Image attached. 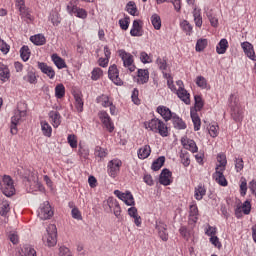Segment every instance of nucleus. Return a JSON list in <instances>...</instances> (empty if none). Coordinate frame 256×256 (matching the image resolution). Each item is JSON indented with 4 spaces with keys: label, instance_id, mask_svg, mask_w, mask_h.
I'll use <instances>...</instances> for the list:
<instances>
[{
    "label": "nucleus",
    "instance_id": "nucleus-1",
    "mask_svg": "<svg viewBox=\"0 0 256 256\" xmlns=\"http://www.w3.org/2000/svg\"><path fill=\"white\" fill-rule=\"evenodd\" d=\"M19 175L26 179V186L30 187V193H35V191H45V188L39 182V177L37 176V172L34 170H18Z\"/></svg>",
    "mask_w": 256,
    "mask_h": 256
},
{
    "label": "nucleus",
    "instance_id": "nucleus-2",
    "mask_svg": "<svg viewBox=\"0 0 256 256\" xmlns=\"http://www.w3.org/2000/svg\"><path fill=\"white\" fill-rule=\"evenodd\" d=\"M27 117V105L19 104L17 109L14 111V115L11 117V126L10 133L12 135H17V125H19L22 121H25Z\"/></svg>",
    "mask_w": 256,
    "mask_h": 256
},
{
    "label": "nucleus",
    "instance_id": "nucleus-3",
    "mask_svg": "<svg viewBox=\"0 0 256 256\" xmlns=\"http://www.w3.org/2000/svg\"><path fill=\"white\" fill-rule=\"evenodd\" d=\"M144 127L153 133H159L161 137H169V128L167 127V124L159 118H153L148 122H144Z\"/></svg>",
    "mask_w": 256,
    "mask_h": 256
},
{
    "label": "nucleus",
    "instance_id": "nucleus-4",
    "mask_svg": "<svg viewBox=\"0 0 256 256\" xmlns=\"http://www.w3.org/2000/svg\"><path fill=\"white\" fill-rule=\"evenodd\" d=\"M42 241L47 247H55L57 245V226L55 224L48 225Z\"/></svg>",
    "mask_w": 256,
    "mask_h": 256
},
{
    "label": "nucleus",
    "instance_id": "nucleus-5",
    "mask_svg": "<svg viewBox=\"0 0 256 256\" xmlns=\"http://www.w3.org/2000/svg\"><path fill=\"white\" fill-rule=\"evenodd\" d=\"M118 55L123 62V67L128 69L130 73H133V71L137 69V67L135 66V58L131 53L125 51L124 49H120L118 50Z\"/></svg>",
    "mask_w": 256,
    "mask_h": 256
},
{
    "label": "nucleus",
    "instance_id": "nucleus-6",
    "mask_svg": "<svg viewBox=\"0 0 256 256\" xmlns=\"http://www.w3.org/2000/svg\"><path fill=\"white\" fill-rule=\"evenodd\" d=\"M0 189L6 197L15 195V186L13 185V179L10 176L5 175L0 182Z\"/></svg>",
    "mask_w": 256,
    "mask_h": 256
},
{
    "label": "nucleus",
    "instance_id": "nucleus-7",
    "mask_svg": "<svg viewBox=\"0 0 256 256\" xmlns=\"http://www.w3.org/2000/svg\"><path fill=\"white\" fill-rule=\"evenodd\" d=\"M123 165V162L119 159H113L108 162V175L112 177V179H115L117 175H119V172L121 171V166Z\"/></svg>",
    "mask_w": 256,
    "mask_h": 256
},
{
    "label": "nucleus",
    "instance_id": "nucleus-8",
    "mask_svg": "<svg viewBox=\"0 0 256 256\" xmlns=\"http://www.w3.org/2000/svg\"><path fill=\"white\" fill-rule=\"evenodd\" d=\"M114 195H116V197H118L120 201H123V203H125V205H127L128 207H134L135 198L133 197V194H131V192H121L119 190H115Z\"/></svg>",
    "mask_w": 256,
    "mask_h": 256
},
{
    "label": "nucleus",
    "instance_id": "nucleus-9",
    "mask_svg": "<svg viewBox=\"0 0 256 256\" xmlns=\"http://www.w3.org/2000/svg\"><path fill=\"white\" fill-rule=\"evenodd\" d=\"M38 217L42 219V221H47L53 217V209L51 208V204L49 202H44L40 208L38 209Z\"/></svg>",
    "mask_w": 256,
    "mask_h": 256
},
{
    "label": "nucleus",
    "instance_id": "nucleus-10",
    "mask_svg": "<svg viewBox=\"0 0 256 256\" xmlns=\"http://www.w3.org/2000/svg\"><path fill=\"white\" fill-rule=\"evenodd\" d=\"M234 213L237 219H241L243 215H249L251 213V201L246 200L243 204H238Z\"/></svg>",
    "mask_w": 256,
    "mask_h": 256
},
{
    "label": "nucleus",
    "instance_id": "nucleus-11",
    "mask_svg": "<svg viewBox=\"0 0 256 256\" xmlns=\"http://www.w3.org/2000/svg\"><path fill=\"white\" fill-rule=\"evenodd\" d=\"M67 13H69V15H75L78 19H87L86 10L77 7V5L72 4L71 2L67 5Z\"/></svg>",
    "mask_w": 256,
    "mask_h": 256
},
{
    "label": "nucleus",
    "instance_id": "nucleus-12",
    "mask_svg": "<svg viewBox=\"0 0 256 256\" xmlns=\"http://www.w3.org/2000/svg\"><path fill=\"white\" fill-rule=\"evenodd\" d=\"M105 207H108V209L105 208L106 211H113L115 217H119L121 215V206H119V202H117L113 197H109L107 199Z\"/></svg>",
    "mask_w": 256,
    "mask_h": 256
},
{
    "label": "nucleus",
    "instance_id": "nucleus-13",
    "mask_svg": "<svg viewBox=\"0 0 256 256\" xmlns=\"http://www.w3.org/2000/svg\"><path fill=\"white\" fill-rule=\"evenodd\" d=\"M98 115L107 131L113 133V131H115V125L113 124V121H111L109 114L106 111H100Z\"/></svg>",
    "mask_w": 256,
    "mask_h": 256
},
{
    "label": "nucleus",
    "instance_id": "nucleus-14",
    "mask_svg": "<svg viewBox=\"0 0 256 256\" xmlns=\"http://www.w3.org/2000/svg\"><path fill=\"white\" fill-rule=\"evenodd\" d=\"M108 77L115 85H123V80L119 77V69H117V65H112L108 69Z\"/></svg>",
    "mask_w": 256,
    "mask_h": 256
},
{
    "label": "nucleus",
    "instance_id": "nucleus-15",
    "mask_svg": "<svg viewBox=\"0 0 256 256\" xmlns=\"http://www.w3.org/2000/svg\"><path fill=\"white\" fill-rule=\"evenodd\" d=\"M223 173H225V170L215 168V173L212 175V177L214 181L218 183V185H220L221 187H227V178H225V175Z\"/></svg>",
    "mask_w": 256,
    "mask_h": 256
},
{
    "label": "nucleus",
    "instance_id": "nucleus-16",
    "mask_svg": "<svg viewBox=\"0 0 256 256\" xmlns=\"http://www.w3.org/2000/svg\"><path fill=\"white\" fill-rule=\"evenodd\" d=\"M181 145L186 149L187 151H190V153H197L199 151V148L197 147V143H195L194 140H191L187 137L181 138Z\"/></svg>",
    "mask_w": 256,
    "mask_h": 256
},
{
    "label": "nucleus",
    "instance_id": "nucleus-17",
    "mask_svg": "<svg viewBox=\"0 0 256 256\" xmlns=\"http://www.w3.org/2000/svg\"><path fill=\"white\" fill-rule=\"evenodd\" d=\"M156 230L158 235L162 241L169 240V233H167V224L163 221H156Z\"/></svg>",
    "mask_w": 256,
    "mask_h": 256
},
{
    "label": "nucleus",
    "instance_id": "nucleus-18",
    "mask_svg": "<svg viewBox=\"0 0 256 256\" xmlns=\"http://www.w3.org/2000/svg\"><path fill=\"white\" fill-rule=\"evenodd\" d=\"M241 48L243 49L248 59H251V61H256V55H255V50L253 48V44H251L250 42H242Z\"/></svg>",
    "mask_w": 256,
    "mask_h": 256
},
{
    "label": "nucleus",
    "instance_id": "nucleus-19",
    "mask_svg": "<svg viewBox=\"0 0 256 256\" xmlns=\"http://www.w3.org/2000/svg\"><path fill=\"white\" fill-rule=\"evenodd\" d=\"M16 7L21 17H24L25 19L31 21V13L29 12V9L25 6V0H16Z\"/></svg>",
    "mask_w": 256,
    "mask_h": 256
},
{
    "label": "nucleus",
    "instance_id": "nucleus-20",
    "mask_svg": "<svg viewBox=\"0 0 256 256\" xmlns=\"http://www.w3.org/2000/svg\"><path fill=\"white\" fill-rule=\"evenodd\" d=\"M37 67L44 75H47L49 79H55V70H53V67L47 65L45 62H37Z\"/></svg>",
    "mask_w": 256,
    "mask_h": 256
},
{
    "label": "nucleus",
    "instance_id": "nucleus-21",
    "mask_svg": "<svg viewBox=\"0 0 256 256\" xmlns=\"http://www.w3.org/2000/svg\"><path fill=\"white\" fill-rule=\"evenodd\" d=\"M171 176H172V173L169 169L167 168L163 169L159 177L160 185H164L165 187H167L168 185L173 183V180H171Z\"/></svg>",
    "mask_w": 256,
    "mask_h": 256
},
{
    "label": "nucleus",
    "instance_id": "nucleus-22",
    "mask_svg": "<svg viewBox=\"0 0 256 256\" xmlns=\"http://www.w3.org/2000/svg\"><path fill=\"white\" fill-rule=\"evenodd\" d=\"M156 111L157 113H159V115H161L166 123L167 121H171V119L175 115V112H171V109H169L167 106H158Z\"/></svg>",
    "mask_w": 256,
    "mask_h": 256
},
{
    "label": "nucleus",
    "instance_id": "nucleus-23",
    "mask_svg": "<svg viewBox=\"0 0 256 256\" xmlns=\"http://www.w3.org/2000/svg\"><path fill=\"white\" fill-rule=\"evenodd\" d=\"M48 117L50 119V123L52 127L57 129L59 125H61V114L55 110H52L48 113Z\"/></svg>",
    "mask_w": 256,
    "mask_h": 256
},
{
    "label": "nucleus",
    "instance_id": "nucleus-24",
    "mask_svg": "<svg viewBox=\"0 0 256 256\" xmlns=\"http://www.w3.org/2000/svg\"><path fill=\"white\" fill-rule=\"evenodd\" d=\"M128 215L129 217H131V219L134 220V224L136 225V227H141L143 221L141 220V216L139 215V212L134 206L128 209Z\"/></svg>",
    "mask_w": 256,
    "mask_h": 256
},
{
    "label": "nucleus",
    "instance_id": "nucleus-25",
    "mask_svg": "<svg viewBox=\"0 0 256 256\" xmlns=\"http://www.w3.org/2000/svg\"><path fill=\"white\" fill-rule=\"evenodd\" d=\"M11 79V70H9V66L0 62V80L5 83Z\"/></svg>",
    "mask_w": 256,
    "mask_h": 256
},
{
    "label": "nucleus",
    "instance_id": "nucleus-26",
    "mask_svg": "<svg viewBox=\"0 0 256 256\" xmlns=\"http://www.w3.org/2000/svg\"><path fill=\"white\" fill-rule=\"evenodd\" d=\"M199 219V208L197 204L193 203L189 207V221L190 223H196Z\"/></svg>",
    "mask_w": 256,
    "mask_h": 256
},
{
    "label": "nucleus",
    "instance_id": "nucleus-27",
    "mask_svg": "<svg viewBox=\"0 0 256 256\" xmlns=\"http://www.w3.org/2000/svg\"><path fill=\"white\" fill-rule=\"evenodd\" d=\"M130 35L132 37H141L143 35V28L141 27L139 20H134L132 28L130 30Z\"/></svg>",
    "mask_w": 256,
    "mask_h": 256
},
{
    "label": "nucleus",
    "instance_id": "nucleus-28",
    "mask_svg": "<svg viewBox=\"0 0 256 256\" xmlns=\"http://www.w3.org/2000/svg\"><path fill=\"white\" fill-rule=\"evenodd\" d=\"M176 94L179 97V99L183 101V103H185L186 105H190L191 95L189 94V92H187V90H185V88L178 89V91H176Z\"/></svg>",
    "mask_w": 256,
    "mask_h": 256
},
{
    "label": "nucleus",
    "instance_id": "nucleus-29",
    "mask_svg": "<svg viewBox=\"0 0 256 256\" xmlns=\"http://www.w3.org/2000/svg\"><path fill=\"white\" fill-rule=\"evenodd\" d=\"M149 81V70L147 69H138V78L137 83L139 85H145Z\"/></svg>",
    "mask_w": 256,
    "mask_h": 256
},
{
    "label": "nucleus",
    "instance_id": "nucleus-30",
    "mask_svg": "<svg viewBox=\"0 0 256 256\" xmlns=\"http://www.w3.org/2000/svg\"><path fill=\"white\" fill-rule=\"evenodd\" d=\"M170 121H172L175 129H187V124L176 113H174Z\"/></svg>",
    "mask_w": 256,
    "mask_h": 256
},
{
    "label": "nucleus",
    "instance_id": "nucleus-31",
    "mask_svg": "<svg viewBox=\"0 0 256 256\" xmlns=\"http://www.w3.org/2000/svg\"><path fill=\"white\" fill-rule=\"evenodd\" d=\"M138 159H147L151 155V146L144 145L140 147L137 151Z\"/></svg>",
    "mask_w": 256,
    "mask_h": 256
},
{
    "label": "nucleus",
    "instance_id": "nucleus-32",
    "mask_svg": "<svg viewBox=\"0 0 256 256\" xmlns=\"http://www.w3.org/2000/svg\"><path fill=\"white\" fill-rule=\"evenodd\" d=\"M228 47L229 42L227 41V39L223 38L216 46V53H218V55H225V53H227Z\"/></svg>",
    "mask_w": 256,
    "mask_h": 256
},
{
    "label": "nucleus",
    "instance_id": "nucleus-33",
    "mask_svg": "<svg viewBox=\"0 0 256 256\" xmlns=\"http://www.w3.org/2000/svg\"><path fill=\"white\" fill-rule=\"evenodd\" d=\"M51 59L54 65L57 67V69H65L67 67L65 60L61 58L59 55L52 54Z\"/></svg>",
    "mask_w": 256,
    "mask_h": 256
},
{
    "label": "nucleus",
    "instance_id": "nucleus-34",
    "mask_svg": "<svg viewBox=\"0 0 256 256\" xmlns=\"http://www.w3.org/2000/svg\"><path fill=\"white\" fill-rule=\"evenodd\" d=\"M96 102L102 105V107L107 108L113 103V100L108 95L102 94L96 98Z\"/></svg>",
    "mask_w": 256,
    "mask_h": 256
},
{
    "label": "nucleus",
    "instance_id": "nucleus-35",
    "mask_svg": "<svg viewBox=\"0 0 256 256\" xmlns=\"http://www.w3.org/2000/svg\"><path fill=\"white\" fill-rule=\"evenodd\" d=\"M192 13H193L194 23L196 27H202L203 17L201 16V9L195 7Z\"/></svg>",
    "mask_w": 256,
    "mask_h": 256
},
{
    "label": "nucleus",
    "instance_id": "nucleus-36",
    "mask_svg": "<svg viewBox=\"0 0 256 256\" xmlns=\"http://www.w3.org/2000/svg\"><path fill=\"white\" fill-rule=\"evenodd\" d=\"M231 117L236 121V123H241L243 121V109L242 108H234L231 110Z\"/></svg>",
    "mask_w": 256,
    "mask_h": 256
},
{
    "label": "nucleus",
    "instance_id": "nucleus-37",
    "mask_svg": "<svg viewBox=\"0 0 256 256\" xmlns=\"http://www.w3.org/2000/svg\"><path fill=\"white\" fill-rule=\"evenodd\" d=\"M30 41L34 45L38 46L45 45V43H47V39H45V36L43 34H36L34 36H31Z\"/></svg>",
    "mask_w": 256,
    "mask_h": 256
},
{
    "label": "nucleus",
    "instance_id": "nucleus-38",
    "mask_svg": "<svg viewBox=\"0 0 256 256\" xmlns=\"http://www.w3.org/2000/svg\"><path fill=\"white\" fill-rule=\"evenodd\" d=\"M217 162L219 164L216 165V169L225 170L227 167V156L224 153H219L217 155Z\"/></svg>",
    "mask_w": 256,
    "mask_h": 256
},
{
    "label": "nucleus",
    "instance_id": "nucleus-39",
    "mask_svg": "<svg viewBox=\"0 0 256 256\" xmlns=\"http://www.w3.org/2000/svg\"><path fill=\"white\" fill-rule=\"evenodd\" d=\"M207 193V189H205V186L203 185H198L195 188V193H194V197L197 201H201V199H203V197H205Z\"/></svg>",
    "mask_w": 256,
    "mask_h": 256
},
{
    "label": "nucleus",
    "instance_id": "nucleus-40",
    "mask_svg": "<svg viewBox=\"0 0 256 256\" xmlns=\"http://www.w3.org/2000/svg\"><path fill=\"white\" fill-rule=\"evenodd\" d=\"M40 125H41V130H42L43 135L45 137H51V135L53 133V128H51V125H49V123L47 121H41Z\"/></svg>",
    "mask_w": 256,
    "mask_h": 256
},
{
    "label": "nucleus",
    "instance_id": "nucleus-41",
    "mask_svg": "<svg viewBox=\"0 0 256 256\" xmlns=\"http://www.w3.org/2000/svg\"><path fill=\"white\" fill-rule=\"evenodd\" d=\"M228 103L231 110L241 108L239 105V97L235 94L230 95Z\"/></svg>",
    "mask_w": 256,
    "mask_h": 256
},
{
    "label": "nucleus",
    "instance_id": "nucleus-42",
    "mask_svg": "<svg viewBox=\"0 0 256 256\" xmlns=\"http://www.w3.org/2000/svg\"><path fill=\"white\" fill-rule=\"evenodd\" d=\"M165 165V156H160L156 159L151 166L152 171H159Z\"/></svg>",
    "mask_w": 256,
    "mask_h": 256
},
{
    "label": "nucleus",
    "instance_id": "nucleus-43",
    "mask_svg": "<svg viewBox=\"0 0 256 256\" xmlns=\"http://www.w3.org/2000/svg\"><path fill=\"white\" fill-rule=\"evenodd\" d=\"M20 57L22 61H29V57H31V50L29 49V46L24 45L20 49Z\"/></svg>",
    "mask_w": 256,
    "mask_h": 256
},
{
    "label": "nucleus",
    "instance_id": "nucleus-44",
    "mask_svg": "<svg viewBox=\"0 0 256 256\" xmlns=\"http://www.w3.org/2000/svg\"><path fill=\"white\" fill-rule=\"evenodd\" d=\"M75 99V109L77 110L78 113H83V98L81 97V94H75L74 95Z\"/></svg>",
    "mask_w": 256,
    "mask_h": 256
},
{
    "label": "nucleus",
    "instance_id": "nucleus-45",
    "mask_svg": "<svg viewBox=\"0 0 256 256\" xmlns=\"http://www.w3.org/2000/svg\"><path fill=\"white\" fill-rule=\"evenodd\" d=\"M190 115H191L192 123L194 125V131H199V129H201V118H199V115H197L193 111H191Z\"/></svg>",
    "mask_w": 256,
    "mask_h": 256
},
{
    "label": "nucleus",
    "instance_id": "nucleus-46",
    "mask_svg": "<svg viewBox=\"0 0 256 256\" xmlns=\"http://www.w3.org/2000/svg\"><path fill=\"white\" fill-rule=\"evenodd\" d=\"M23 256H37V251L31 245H24L22 249Z\"/></svg>",
    "mask_w": 256,
    "mask_h": 256
},
{
    "label": "nucleus",
    "instance_id": "nucleus-47",
    "mask_svg": "<svg viewBox=\"0 0 256 256\" xmlns=\"http://www.w3.org/2000/svg\"><path fill=\"white\" fill-rule=\"evenodd\" d=\"M94 155L95 157H98L99 161H103L104 158L107 157V150L100 146H96Z\"/></svg>",
    "mask_w": 256,
    "mask_h": 256
},
{
    "label": "nucleus",
    "instance_id": "nucleus-48",
    "mask_svg": "<svg viewBox=\"0 0 256 256\" xmlns=\"http://www.w3.org/2000/svg\"><path fill=\"white\" fill-rule=\"evenodd\" d=\"M150 21L156 31H159V29H161V16H159L158 14H153L150 18Z\"/></svg>",
    "mask_w": 256,
    "mask_h": 256
},
{
    "label": "nucleus",
    "instance_id": "nucleus-49",
    "mask_svg": "<svg viewBox=\"0 0 256 256\" xmlns=\"http://www.w3.org/2000/svg\"><path fill=\"white\" fill-rule=\"evenodd\" d=\"M180 27L184 31V33H186V35H191V33H193V26L187 20H183L180 23Z\"/></svg>",
    "mask_w": 256,
    "mask_h": 256
},
{
    "label": "nucleus",
    "instance_id": "nucleus-50",
    "mask_svg": "<svg viewBox=\"0 0 256 256\" xmlns=\"http://www.w3.org/2000/svg\"><path fill=\"white\" fill-rule=\"evenodd\" d=\"M207 43H208L207 39L205 38L198 39L195 47L196 51L198 53H201V51H205V48L207 47Z\"/></svg>",
    "mask_w": 256,
    "mask_h": 256
},
{
    "label": "nucleus",
    "instance_id": "nucleus-51",
    "mask_svg": "<svg viewBox=\"0 0 256 256\" xmlns=\"http://www.w3.org/2000/svg\"><path fill=\"white\" fill-rule=\"evenodd\" d=\"M196 85L200 87V89H210L207 79H205L203 76H197Z\"/></svg>",
    "mask_w": 256,
    "mask_h": 256
},
{
    "label": "nucleus",
    "instance_id": "nucleus-52",
    "mask_svg": "<svg viewBox=\"0 0 256 256\" xmlns=\"http://www.w3.org/2000/svg\"><path fill=\"white\" fill-rule=\"evenodd\" d=\"M181 163L184 167H189L191 165V159L189 158V152H180Z\"/></svg>",
    "mask_w": 256,
    "mask_h": 256
},
{
    "label": "nucleus",
    "instance_id": "nucleus-53",
    "mask_svg": "<svg viewBox=\"0 0 256 256\" xmlns=\"http://www.w3.org/2000/svg\"><path fill=\"white\" fill-rule=\"evenodd\" d=\"M55 97L57 99H63L65 97V86L63 84H58L55 87Z\"/></svg>",
    "mask_w": 256,
    "mask_h": 256
},
{
    "label": "nucleus",
    "instance_id": "nucleus-54",
    "mask_svg": "<svg viewBox=\"0 0 256 256\" xmlns=\"http://www.w3.org/2000/svg\"><path fill=\"white\" fill-rule=\"evenodd\" d=\"M9 201L0 200V215H6L8 211H10Z\"/></svg>",
    "mask_w": 256,
    "mask_h": 256
},
{
    "label": "nucleus",
    "instance_id": "nucleus-55",
    "mask_svg": "<svg viewBox=\"0 0 256 256\" xmlns=\"http://www.w3.org/2000/svg\"><path fill=\"white\" fill-rule=\"evenodd\" d=\"M126 10L129 13V15H132L133 17H135V15H137V6L135 5V2H133V1H130L127 3Z\"/></svg>",
    "mask_w": 256,
    "mask_h": 256
},
{
    "label": "nucleus",
    "instance_id": "nucleus-56",
    "mask_svg": "<svg viewBox=\"0 0 256 256\" xmlns=\"http://www.w3.org/2000/svg\"><path fill=\"white\" fill-rule=\"evenodd\" d=\"M67 141L71 149H77V136L75 134H69Z\"/></svg>",
    "mask_w": 256,
    "mask_h": 256
},
{
    "label": "nucleus",
    "instance_id": "nucleus-57",
    "mask_svg": "<svg viewBox=\"0 0 256 256\" xmlns=\"http://www.w3.org/2000/svg\"><path fill=\"white\" fill-rule=\"evenodd\" d=\"M101 77H103V70L101 68H94L92 70V80L98 81V79H101Z\"/></svg>",
    "mask_w": 256,
    "mask_h": 256
},
{
    "label": "nucleus",
    "instance_id": "nucleus-58",
    "mask_svg": "<svg viewBox=\"0 0 256 256\" xmlns=\"http://www.w3.org/2000/svg\"><path fill=\"white\" fill-rule=\"evenodd\" d=\"M10 49H11V46H9V44H7V42H5L0 37V51H1V53H3V55H7V53H9Z\"/></svg>",
    "mask_w": 256,
    "mask_h": 256
},
{
    "label": "nucleus",
    "instance_id": "nucleus-59",
    "mask_svg": "<svg viewBox=\"0 0 256 256\" xmlns=\"http://www.w3.org/2000/svg\"><path fill=\"white\" fill-rule=\"evenodd\" d=\"M240 195L242 197L247 195V180L245 178H241L240 180Z\"/></svg>",
    "mask_w": 256,
    "mask_h": 256
},
{
    "label": "nucleus",
    "instance_id": "nucleus-60",
    "mask_svg": "<svg viewBox=\"0 0 256 256\" xmlns=\"http://www.w3.org/2000/svg\"><path fill=\"white\" fill-rule=\"evenodd\" d=\"M156 64L160 71H167V60L165 58H157Z\"/></svg>",
    "mask_w": 256,
    "mask_h": 256
},
{
    "label": "nucleus",
    "instance_id": "nucleus-61",
    "mask_svg": "<svg viewBox=\"0 0 256 256\" xmlns=\"http://www.w3.org/2000/svg\"><path fill=\"white\" fill-rule=\"evenodd\" d=\"M195 100V110L196 111H201V109H203V98H201V96L196 95L194 97Z\"/></svg>",
    "mask_w": 256,
    "mask_h": 256
},
{
    "label": "nucleus",
    "instance_id": "nucleus-62",
    "mask_svg": "<svg viewBox=\"0 0 256 256\" xmlns=\"http://www.w3.org/2000/svg\"><path fill=\"white\" fill-rule=\"evenodd\" d=\"M205 235H207L208 237H215L217 235V228L208 225L205 229Z\"/></svg>",
    "mask_w": 256,
    "mask_h": 256
},
{
    "label": "nucleus",
    "instance_id": "nucleus-63",
    "mask_svg": "<svg viewBox=\"0 0 256 256\" xmlns=\"http://www.w3.org/2000/svg\"><path fill=\"white\" fill-rule=\"evenodd\" d=\"M78 155L83 159H87L89 157V148L79 145Z\"/></svg>",
    "mask_w": 256,
    "mask_h": 256
},
{
    "label": "nucleus",
    "instance_id": "nucleus-64",
    "mask_svg": "<svg viewBox=\"0 0 256 256\" xmlns=\"http://www.w3.org/2000/svg\"><path fill=\"white\" fill-rule=\"evenodd\" d=\"M59 256H73L71 250L65 246L59 248Z\"/></svg>",
    "mask_w": 256,
    "mask_h": 256
}]
</instances>
